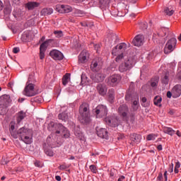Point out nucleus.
<instances>
[{"label":"nucleus","instance_id":"56","mask_svg":"<svg viewBox=\"0 0 181 181\" xmlns=\"http://www.w3.org/2000/svg\"><path fill=\"white\" fill-rule=\"evenodd\" d=\"M77 13H78V16H83L84 15V12H83L82 11H80V10H78L77 11Z\"/></svg>","mask_w":181,"mask_h":181},{"label":"nucleus","instance_id":"16","mask_svg":"<svg viewBox=\"0 0 181 181\" xmlns=\"http://www.w3.org/2000/svg\"><path fill=\"white\" fill-rule=\"evenodd\" d=\"M105 121L107 125L110 127H118V122L117 119L114 118L113 117H107L105 118Z\"/></svg>","mask_w":181,"mask_h":181},{"label":"nucleus","instance_id":"14","mask_svg":"<svg viewBox=\"0 0 181 181\" xmlns=\"http://www.w3.org/2000/svg\"><path fill=\"white\" fill-rule=\"evenodd\" d=\"M96 132L98 136L103 139H108V132L104 128L96 127Z\"/></svg>","mask_w":181,"mask_h":181},{"label":"nucleus","instance_id":"39","mask_svg":"<svg viewBox=\"0 0 181 181\" xmlns=\"http://www.w3.org/2000/svg\"><path fill=\"white\" fill-rule=\"evenodd\" d=\"M161 83L165 86L169 84V76L168 75H165V76L161 78Z\"/></svg>","mask_w":181,"mask_h":181},{"label":"nucleus","instance_id":"33","mask_svg":"<svg viewBox=\"0 0 181 181\" xmlns=\"http://www.w3.org/2000/svg\"><path fill=\"white\" fill-rule=\"evenodd\" d=\"M58 119L66 122L69 119V115H67V113H60L58 115Z\"/></svg>","mask_w":181,"mask_h":181},{"label":"nucleus","instance_id":"3","mask_svg":"<svg viewBox=\"0 0 181 181\" xmlns=\"http://www.w3.org/2000/svg\"><path fill=\"white\" fill-rule=\"evenodd\" d=\"M136 61L135 57H128L124 59V62H122L119 66V71L120 73H125V71H129L134 66H135Z\"/></svg>","mask_w":181,"mask_h":181},{"label":"nucleus","instance_id":"34","mask_svg":"<svg viewBox=\"0 0 181 181\" xmlns=\"http://www.w3.org/2000/svg\"><path fill=\"white\" fill-rule=\"evenodd\" d=\"M159 83V77H154L151 80V87H158Z\"/></svg>","mask_w":181,"mask_h":181},{"label":"nucleus","instance_id":"49","mask_svg":"<svg viewBox=\"0 0 181 181\" xmlns=\"http://www.w3.org/2000/svg\"><path fill=\"white\" fill-rule=\"evenodd\" d=\"M35 166H36L37 168H42V162H40L39 160H36L35 162Z\"/></svg>","mask_w":181,"mask_h":181},{"label":"nucleus","instance_id":"30","mask_svg":"<svg viewBox=\"0 0 181 181\" xmlns=\"http://www.w3.org/2000/svg\"><path fill=\"white\" fill-rule=\"evenodd\" d=\"M41 13H42V15H44V16L52 15V13H53V8H43L41 11Z\"/></svg>","mask_w":181,"mask_h":181},{"label":"nucleus","instance_id":"55","mask_svg":"<svg viewBox=\"0 0 181 181\" xmlns=\"http://www.w3.org/2000/svg\"><path fill=\"white\" fill-rule=\"evenodd\" d=\"M168 172L170 173H172L173 172V163H172L171 165H170L169 168H168Z\"/></svg>","mask_w":181,"mask_h":181},{"label":"nucleus","instance_id":"11","mask_svg":"<svg viewBox=\"0 0 181 181\" xmlns=\"http://www.w3.org/2000/svg\"><path fill=\"white\" fill-rule=\"evenodd\" d=\"M90 53L87 50H83L78 55V62L79 64H84L88 62Z\"/></svg>","mask_w":181,"mask_h":181},{"label":"nucleus","instance_id":"51","mask_svg":"<svg viewBox=\"0 0 181 181\" xmlns=\"http://www.w3.org/2000/svg\"><path fill=\"white\" fill-rule=\"evenodd\" d=\"M163 180V174L162 173H159L158 176L157 177V180L162 181Z\"/></svg>","mask_w":181,"mask_h":181},{"label":"nucleus","instance_id":"36","mask_svg":"<svg viewBox=\"0 0 181 181\" xmlns=\"http://www.w3.org/2000/svg\"><path fill=\"white\" fill-rule=\"evenodd\" d=\"M53 142H54V141L52 140V136H49L47 138V144L48 146H49V148H54V144H53Z\"/></svg>","mask_w":181,"mask_h":181},{"label":"nucleus","instance_id":"35","mask_svg":"<svg viewBox=\"0 0 181 181\" xmlns=\"http://www.w3.org/2000/svg\"><path fill=\"white\" fill-rule=\"evenodd\" d=\"M117 46V49L122 53L124 50H127V44L125 42H122L119 44Z\"/></svg>","mask_w":181,"mask_h":181},{"label":"nucleus","instance_id":"27","mask_svg":"<svg viewBox=\"0 0 181 181\" xmlns=\"http://www.w3.org/2000/svg\"><path fill=\"white\" fill-rule=\"evenodd\" d=\"M139 98L138 97V95H135V100L133 101V104L132 105V109L134 111H137L138 108H139Z\"/></svg>","mask_w":181,"mask_h":181},{"label":"nucleus","instance_id":"52","mask_svg":"<svg viewBox=\"0 0 181 181\" xmlns=\"http://www.w3.org/2000/svg\"><path fill=\"white\" fill-rule=\"evenodd\" d=\"M74 134H75L76 136H77L78 138H80V136H81V135H83V134H82L81 132H80V131H75Z\"/></svg>","mask_w":181,"mask_h":181},{"label":"nucleus","instance_id":"50","mask_svg":"<svg viewBox=\"0 0 181 181\" xmlns=\"http://www.w3.org/2000/svg\"><path fill=\"white\" fill-rule=\"evenodd\" d=\"M167 97L168 98H172V97H173V91L171 89V91L169 90L167 92Z\"/></svg>","mask_w":181,"mask_h":181},{"label":"nucleus","instance_id":"7","mask_svg":"<svg viewBox=\"0 0 181 181\" xmlns=\"http://www.w3.org/2000/svg\"><path fill=\"white\" fill-rule=\"evenodd\" d=\"M177 43V40H176L175 37H173L170 39L167 43L165 44V46L164 47V53L165 54H169L170 53H172L175 49H176V45Z\"/></svg>","mask_w":181,"mask_h":181},{"label":"nucleus","instance_id":"8","mask_svg":"<svg viewBox=\"0 0 181 181\" xmlns=\"http://www.w3.org/2000/svg\"><path fill=\"white\" fill-rule=\"evenodd\" d=\"M93 112L95 114L96 118H103L108 114V109L104 105H99L93 110Z\"/></svg>","mask_w":181,"mask_h":181},{"label":"nucleus","instance_id":"6","mask_svg":"<svg viewBox=\"0 0 181 181\" xmlns=\"http://www.w3.org/2000/svg\"><path fill=\"white\" fill-rule=\"evenodd\" d=\"M30 77L28 78V81L26 83V86L23 91V95L26 97H33L36 95V92L35 91V85L33 83H30L31 81Z\"/></svg>","mask_w":181,"mask_h":181},{"label":"nucleus","instance_id":"28","mask_svg":"<svg viewBox=\"0 0 181 181\" xmlns=\"http://www.w3.org/2000/svg\"><path fill=\"white\" fill-rule=\"evenodd\" d=\"M154 105H156L157 107H162V97L157 95L153 99Z\"/></svg>","mask_w":181,"mask_h":181},{"label":"nucleus","instance_id":"5","mask_svg":"<svg viewBox=\"0 0 181 181\" xmlns=\"http://www.w3.org/2000/svg\"><path fill=\"white\" fill-rule=\"evenodd\" d=\"M53 127L56 130L55 134H61V136L62 138H64L65 139H67V138H70V131L67 129L63 124L60 123H54L53 124Z\"/></svg>","mask_w":181,"mask_h":181},{"label":"nucleus","instance_id":"37","mask_svg":"<svg viewBox=\"0 0 181 181\" xmlns=\"http://www.w3.org/2000/svg\"><path fill=\"white\" fill-rule=\"evenodd\" d=\"M121 53H122L119 49H118V46H115L112 51V54L113 56H117L118 54H120Z\"/></svg>","mask_w":181,"mask_h":181},{"label":"nucleus","instance_id":"40","mask_svg":"<svg viewBox=\"0 0 181 181\" xmlns=\"http://www.w3.org/2000/svg\"><path fill=\"white\" fill-rule=\"evenodd\" d=\"M110 40H115V43H118L119 42V39L118 38V35L116 34H111L110 36Z\"/></svg>","mask_w":181,"mask_h":181},{"label":"nucleus","instance_id":"23","mask_svg":"<svg viewBox=\"0 0 181 181\" xmlns=\"http://www.w3.org/2000/svg\"><path fill=\"white\" fill-rule=\"evenodd\" d=\"M107 100L111 104L114 103V100H115V91L113 88L109 89L107 93Z\"/></svg>","mask_w":181,"mask_h":181},{"label":"nucleus","instance_id":"42","mask_svg":"<svg viewBox=\"0 0 181 181\" xmlns=\"http://www.w3.org/2000/svg\"><path fill=\"white\" fill-rule=\"evenodd\" d=\"M54 34L58 39H59V37H63L64 36L63 31L62 30H55L54 31Z\"/></svg>","mask_w":181,"mask_h":181},{"label":"nucleus","instance_id":"22","mask_svg":"<svg viewBox=\"0 0 181 181\" xmlns=\"http://www.w3.org/2000/svg\"><path fill=\"white\" fill-rule=\"evenodd\" d=\"M25 117H26V112H23V110L18 112L16 114L17 124H21V122H22L23 119H25Z\"/></svg>","mask_w":181,"mask_h":181},{"label":"nucleus","instance_id":"24","mask_svg":"<svg viewBox=\"0 0 181 181\" xmlns=\"http://www.w3.org/2000/svg\"><path fill=\"white\" fill-rule=\"evenodd\" d=\"M104 78H105V76H104L101 73H96L95 76L93 78V80L95 83H101V81H104Z\"/></svg>","mask_w":181,"mask_h":181},{"label":"nucleus","instance_id":"48","mask_svg":"<svg viewBox=\"0 0 181 181\" xmlns=\"http://www.w3.org/2000/svg\"><path fill=\"white\" fill-rule=\"evenodd\" d=\"M67 166L66 165V164H62V165H60L59 167V170H66V169H67Z\"/></svg>","mask_w":181,"mask_h":181},{"label":"nucleus","instance_id":"60","mask_svg":"<svg viewBox=\"0 0 181 181\" xmlns=\"http://www.w3.org/2000/svg\"><path fill=\"white\" fill-rule=\"evenodd\" d=\"M164 177H165V180L168 181V171L167 170H165L164 172Z\"/></svg>","mask_w":181,"mask_h":181},{"label":"nucleus","instance_id":"18","mask_svg":"<svg viewBox=\"0 0 181 181\" xmlns=\"http://www.w3.org/2000/svg\"><path fill=\"white\" fill-rule=\"evenodd\" d=\"M100 95H105L107 94V91L108 90V88H107V86L105 84H101L99 83L96 87Z\"/></svg>","mask_w":181,"mask_h":181},{"label":"nucleus","instance_id":"10","mask_svg":"<svg viewBox=\"0 0 181 181\" xmlns=\"http://www.w3.org/2000/svg\"><path fill=\"white\" fill-rule=\"evenodd\" d=\"M121 75L119 74H113L107 78V83L108 86H111L112 87H114V86H117L118 83L121 81Z\"/></svg>","mask_w":181,"mask_h":181},{"label":"nucleus","instance_id":"38","mask_svg":"<svg viewBox=\"0 0 181 181\" xmlns=\"http://www.w3.org/2000/svg\"><path fill=\"white\" fill-rule=\"evenodd\" d=\"M81 86H86V81H87V76H86V74L83 73L81 76Z\"/></svg>","mask_w":181,"mask_h":181},{"label":"nucleus","instance_id":"64","mask_svg":"<svg viewBox=\"0 0 181 181\" xmlns=\"http://www.w3.org/2000/svg\"><path fill=\"white\" fill-rule=\"evenodd\" d=\"M146 101H147V99H146V97H144V98H141L142 103H146Z\"/></svg>","mask_w":181,"mask_h":181},{"label":"nucleus","instance_id":"29","mask_svg":"<svg viewBox=\"0 0 181 181\" xmlns=\"http://www.w3.org/2000/svg\"><path fill=\"white\" fill-rule=\"evenodd\" d=\"M163 133L168 134V135H170V136H173V135H175V130H173V129H172L171 127H164Z\"/></svg>","mask_w":181,"mask_h":181},{"label":"nucleus","instance_id":"26","mask_svg":"<svg viewBox=\"0 0 181 181\" xmlns=\"http://www.w3.org/2000/svg\"><path fill=\"white\" fill-rule=\"evenodd\" d=\"M164 13L168 16H172L175 13V8L172 6H169L164 9Z\"/></svg>","mask_w":181,"mask_h":181},{"label":"nucleus","instance_id":"15","mask_svg":"<svg viewBox=\"0 0 181 181\" xmlns=\"http://www.w3.org/2000/svg\"><path fill=\"white\" fill-rule=\"evenodd\" d=\"M173 98H179L181 95V85L177 84L172 88Z\"/></svg>","mask_w":181,"mask_h":181},{"label":"nucleus","instance_id":"44","mask_svg":"<svg viewBox=\"0 0 181 181\" xmlns=\"http://www.w3.org/2000/svg\"><path fill=\"white\" fill-rule=\"evenodd\" d=\"M117 57L115 58V62L117 63H119V62H122L124 59V54L122 52L121 54H119L117 55Z\"/></svg>","mask_w":181,"mask_h":181},{"label":"nucleus","instance_id":"54","mask_svg":"<svg viewBox=\"0 0 181 181\" xmlns=\"http://www.w3.org/2000/svg\"><path fill=\"white\" fill-rule=\"evenodd\" d=\"M93 47L96 52H98V49H100V44H93Z\"/></svg>","mask_w":181,"mask_h":181},{"label":"nucleus","instance_id":"31","mask_svg":"<svg viewBox=\"0 0 181 181\" xmlns=\"http://www.w3.org/2000/svg\"><path fill=\"white\" fill-rule=\"evenodd\" d=\"M69 81H70V74H66L62 78L63 86H67Z\"/></svg>","mask_w":181,"mask_h":181},{"label":"nucleus","instance_id":"13","mask_svg":"<svg viewBox=\"0 0 181 181\" xmlns=\"http://www.w3.org/2000/svg\"><path fill=\"white\" fill-rule=\"evenodd\" d=\"M49 56H51L54 60H63V59H64L63 53L57 49L50 51Z\"/></svg>","mask_w":181,"mask_h":181},{"label":"nucleus","instance_id":"12","mask_svg":"<svg viewBox=\"0 0 181 181\" xmlns=\"http://www.w3.org/2000/svg\"><path fill=\"white\" fill-rule=\"evenodd\" d=\"M55 9L59 13H69V12H71V11H73L71 6L62 4H57L55 7Z\"/></svg>","mask_w":181,"mask_h":181},{"label":"nucleus","instance_id":"53","mask_svg":"<svg viewBox=\"0 0 181 181\" xmlns=\"http://www.w3.org/2000/svg\"><path fill=\"white\" fill-rule=\"evenodd\" d=\"M19 52H21V49H19V47H14L13 49V52L16 54L17 53H19Z\"/></svg>","mask_w":181,"mask_h":181},{"label":"nucleus","instance_id":"21","mask_svg":"<svg viewBox=\"0 0 181 181\" xmlns=\"http://www.w3.org/2000/svg\"><path fill=\"white\" fill-rule=\"evenodd\" d=\"M9 131L13 138L15 139H18V131L15 132V122H11Z\"/></svg>","mask_w":181,"mask_h":181},{"label":"nucleus","instance_id":"17","mask_svg":"<svg viewBox=\"0 0 181 181\" xmlns=\"http://www.w3.org/2000/svg\"><path fill=\"white\" fill-rule=\"evenodd\" d=\"M133 44L135 46H137V47H139V46H142V45H144V35H136L133 40Z\"/></svg>","mask_w":181,"mask_h":181},{"label":"nucleus","instance_id":"20","mask_svg":"<svg viewBox=\"0 0 181 181\" xmlns=\"http://www.w3.org/2000/svg\"><path fill=\"white\" fill-rule=\"evenodd\" d=\"M119 114L123 117H127V115H128V106H127L126 105H122L121 106H119Z\"/></svg>","mask_w":181,"mask_h":181},{"label":"nucleus","instance_id":"1","mask_svg":"<svg viewBox=\"0 0 181 181\" xmlns=\"http://www.w3.org/2000/svg\"><path fill=\"white\" fill-rule=\"evenodd\" d=\"M18 136H19L27 145H30L33 142V134L29 129L21 127L18 130Z\"/></svg>","mask_w":181,"mask_h":181},{"label":"nucleus","instance_id":"9","mask_svg":"<svg viewBox=\"0 0 181 181\" xmlns=\"http://www.w3.org/2000/svg\"><path fill=\"white\" fill-rule=\"evenodd\" d=\"M53 41L52 39H49L43 42L40 46V60H43L45 59L46 50H47V47H49V44L52 43Z\"/></svg>","mask_w":181,"mask_h":181},{"label":"nucleus","instance_id":"43","mask_svg":"<svg viewBox=\"0 0 181 181\" xmlns=\"http://www.w3.org/2000/svg\"><path fill=\"white\" fill-rule=\"evenodd\" d=\"M158 137V135L156 134H148L146 137L147 141H155V139H156V138Z\"/></svg>","mask_w":181,"mask_h":181},{"label":"nucleus","instance_id":"58","mask_svg":"<svg viewBox=\"0 0 181 181\" xmlns=\"http://www.w3.org/2000/svg\"><path fill=\"white\" fill-rule=\"evenodd\" d=\"M1 165H8V161L5 160V158H2Z\"/></svg>","mask_w":181,"mask_h":181},{"label":"nucleus","instance_id":"62","mask_svg":"<svg viewBox=\"0 0 181 181\" xmlns=\"http://www.w3.org/2000/svg\"><path fill=\"white\" fill-rule=\"evenodd\" d=\"M175 168H176L177 169H179V168H180V163L177 162Z\"/></svg>","mask_w":181,"mask_h":181},{"label":"nucleus","instance_id":"2","mask_svg":"<svg viewBox=\"0 0 181 181\" xmlns=\"http://www.w3.org/2000/svg\"><path fill=\"white\" fill-rule=\"evenodd\" d=\"M80 119L84 124L90 122V107L86 103H83L79 107Z\"/></svg>","mask_w":181,"mask_h":181},{"label":"nucleus","instance_id":"59","mask_svg":"<svg viewBox=\"0 0 181 181\" xmlns=\"http://www.w3.org/2000/svg\"><path fill=\"white\" fill-rule=\"evenodd\" d=\"M110 177H112V179H114V177H115V174L114 173V172L112 171L110 172Z\"/></svg>","mask_w":181,"mask_h":181},{"label":"nucleus","instance_id":"19","mask_svg":"<svg viewBox=\"0 0 181 181\" xmlns=\"http://www.w3.org/2000/svg\"><path fill=\"white\" fill-rule=\"evenodd\" d=\"M40 5V3L36 2V1H29L27 4H25V6L28 11H33L35 8L39 7Z\"/></svg>","mask_w":181,"mask_h":181},{"label":"nucleus","instance_id":"46","mask_svg":"<svg viewBox=\"0 0 181 181\" xmlns=\"http://www.w3.org/2000/svg\"><path fill=\"white\" fill-rule=\"evenodd\" d=\"M140 28H141V29L143 30H145L146 29H148V23L146 22H142L140 23Z\"/></svg>","mask_w":181,"mask_h":181},{"label":"nucleus","instance_id":"47","mask_svg":"<svg viewBox=\"0 0 181 181\" xmlns=\"http://www.w3.org/2000/svg\"><path fill=\"white\" fill-rule=\"evenodd\" d=\"M89 169L93 172V173H97V167H95V165H90Z\"/></svg>","mask_w":181,"mask_h":181},{"label":"nucleus","instance_id":"32","mask_svg":"<svg viewBox=\"0 0 181 181\" xmlns=\"http://www.w3.org/2000/svg\"><path fill=\"white\" fill-rule=\"evenodd\" d=\"M110 2H111V0H100L99 1L100 6V8H104L106 6H108Z\"/></svg>","mask_w":181,"mask_h":181},{"label":"nucleus","instance_id":"25","mask_svg":"<svg viewBox=\"0 0 181 181\" xmlns=\"http://www.w3.org/2000/svg\"><path fill=\"white\" fill-rule=\"evenodd\" d=\"M130 139L132 142H134V144H139V142H141V135L132 134L130 135Z\"/></svg>","mask_w":181,"mask_h":181},{"label":"nucleus","instance_id":"45","mask_svg":"<svg viewBox=\"0 0 181 181\" xmlns=\"http://www.w3.org/2000/svg\"><path fill=\"white\" fill-rule=\"evenodd\" d=\"M44 151L48 156H53V151L46 148V146H44Z\"/></svg>","mask_w":181,"mask_h":181},{"label":"nucleus","instance_id":"61","mask_svg":"<svg viewBox=\"0 0 181 181\" xmlns=\"http://www.w3.org/2000/svg\"><path fill=\"white\" fill-rule=\"evenodd\" d=\"M158 151H162L163 149L162 144H160L157 146Z\"/></svg>","mask_w":181,"mask_h":181},{"label":"nucleus","instance_id":"57","mask_svg":"<svg viewBox=\"0 0 181 181\" xmlns=\"http://www.w3.org/2000/svg\"><path fill=\"white\" fill-rule=\"evenodd\" d=\"M124 180H125V176L121 175V176L119 177V179H118L117 181H124Z\"/></svg>","mask_w":181,"mask_h":181},{"label":"nucleus","instance_id":"41","mask_svg":"<svg viewBox=\"0 0 181 181\" xmlns=\"http://www.w3.org/2000/svg\"><path fill=\"white\" fill-rule=\"evenodd\" d=\"M98 66V63L95 61H93L90 64L91 70H93V71H96Z\"/></svg>","mask_w":181,"mask_h":181},{"label":"nucleus","instance_id":"4","mask_svg":"<svg viewBox=\"0 0 181 181\" xmlns=\"http://www.w3.org/2000/svg\"><path fill=\"white\" fill-rule=\"evenodd\" d=\"M9 104H11V96L3 95L0 97V115H5L8 112Z\"/></svg>","mask_w":181,"mask_h":181},{"label":"nucleus","instance_id":"63","mask_svg":"<svg viewBox=\"0 0 181 181\" xmlns=\"http://www.w3.org/2000/svg\"><path fill=\"white\" fill-rule=\"evenodd\" d=\"M55 179H56V180H57V181H60V180H62V177H60L59 175H57V176L55 177Z\"/></svg>","mask_w":181,"mask_h":181}]
</instances>
